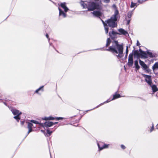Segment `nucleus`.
Segmentation results:
<instances>
[{
  "mask_svg": "<svg viewBox=\"0 0 158 158\" xmlns=\"http://www.w3.org/2000/svg\"><path fill=\"white\" fill-rule=\"evenodd\" d=\"M93 15L95 16L100 17L102 15V13L98 11H94L92 12Z\"/></svg>",
  "mask_w": 158,
  "mask_h": 158,
  "instance_id": "12",
  "label": "nucleus"
},
{
  "mask_svg": "<svg viewBox=\"0 0 158 158\" xmlns=\"http://www.w3.org/2000/svg\"><path fill=\"white\" fill-rule=\"evenodd\" d=\"M139 62L140 65L142 66V68L144 70L148 72L149 71V69L147 65L145 64V63L140 60H139Z\"/></svg>",
  "mask_w": 158,
  "mask_h": 158,
  "instance_id": "8",
  "label": "nucleus"
},
{
  "mask_svg": "<svg viewBox=\"0 0 158 158\" xmlns=\"http://www.w3.org/2000/svg\"><path fill=\"white\" fill-rule=\"evenodd\" d=\"M55 118V119H56L57 120H59L60 119H62L64 118H63L61 117H56Z\"/></svg>",
  "mask_w": 158,
  "mask_h": 158,
  "instance_id": "30",
  "label": "nucleus"
},
{
  "mask_svg": "<svg viewBox=\"0 0 158 158\" xmlns=\"http://www.w3.org/2000/svg\"><path fill=\"white\" fill-rule=\"evenodd\" d=\"M147 54L149 55L150 57H153L154 56L153 55L152 53L151 52H147Z\"/></svg>",
  "mask_w": 158,
  "mask_h": 158,
  "instance_id": "29",
  "label": "nucleus"
},
{
  "mask_svg": "<svg viewBox=\"0 0 158 158\" xmlns=\"http://www.w3.org/2000/svg\"><path fill=\"white\" fill-rule=\"evenodd\" d=\"M60 6L61 8L64 9V12L63 11L60 7H58V9L59 11V16H62L63 18H65L67 16L66 13L69 10V8L66 6L65 2L61 3Z\"/></svg>",
  "mask_w": 158,
  "mask_h": 158,
  "instance_id": "4",
  "label": "nucleus"
},
{
  "mask_svg": "<svg viewBox=\"0 0 158 158\" xmlns=\"http://www.w3.org/2000/svg\"><path fill=\"white\" fill-rule=\"evenodd\" d=\"M152 69L154 71L158 69V62H157L155 63L152 66Z\"/></svg>",
  "mask_w": 158,
  "mask_h": 158,
  "instance_id": "17",
  "label": "nucleus"
},
{
  "mask_svg": "<svg viewBox=\"0 0 158 158\" xmlns=\"http://www.w3.org/2000/svg\"><path fill=\"white\" fill-rule=\"evenodd\" d=\"M19 115H17L14 117V118L16 119L18 122L19 121V120L20 119V118L19 116Z\"/></svg>",
  "mask_w": 158,
  "mask_h": 158,
  "instance_id": "28",
  "label": "nucleus"
},
{
  "mask_svg": "<svg viewBox=\"0 0 158 158\" xmlns=\"http://www.w3.org/2000/svg\"><path fill=\"white\" fill-rule=\"evenodd\" d=\"M121 97L120 95L119 94H116L113 95V98H112V99L111 100H110L109 99H108L109 101H110V102L111 101L114 100L115 99H116L117 98H120Z\"/></svg>",
  "mask_w": 158,
  "mask_h": 158,
  "instance_id": "16",
  "label": "nucleus"
},
{
  "mask_svg": "<svg viewBox=\"0 0 158 158\" xmlns=\"http://www.w3.org/2000/svg\"><path fill=\"white\" fill-rule=\"evenodd\" d=\"M133 54L131 53L128 56V65L129 66H132L133 64Z\"/></svg>",
  "mask_w": 158,
  "mask_h": 158,
  "instance_id": "6",
  "label": "nucleus"
},
{
  "mask_svg": "<svg viewBox=\"0 0 158 158\" xmlns=\"http://www.w3.org/2000/svg\"><path fill=\"white\" fill-rule=\"evenodd\" d=\"M41 131L43 132H44V131L43 130H41Z\"/></svg>",
  "mask_w": 158,
  "mask_h": 158,
  "instance_id": "45",
  "label": "nucleus"
},
{
  "mask_svg": "<svg viewBox=\"0 0 158 158\" xmlns=\"http://www.w3.org/2000/svg\"><path fill=\"white\" fill-rule=\"evenodd\" d=\"M112 45L110 46L106 50L111 52L115 55L118 58L123 56V47L122 44H119L117 41H114L112 42Z\"/></svg>",
  "mask_w": 158,
  "mask_h": 158,
  "instance_id": "1",
  "label": "nucleus"
},
{
  "mask_svg": "<svg viewBox=\"0 0 158 158\" xmlns=\"http://www.w3.org/2000/svg\"><path fill=\"white\" fill-rule=\"evenodd\" d=\"M152 88L153 92H156L158 90V89L155 85H153L152 86Z\"/></svg>",
  "mask_w": 158,
  "mask_h": 158,
  "instance_id": "19",
  "label": "nucleus"
},
{
  "mask_svg": "<svg viewBox=\"0 0 158 158\" xmlns=\"http://www.w3.org/2000/svg\"><path fill=\"white\" fill-rule=\"evenodd\" d=\"M121 148L123 149H124L125 148V146H124L123 145V144H121Z\"/></svg>",
  "mask_w": 158,
  "mask_h": 158,
  "instance_id": "36",
  "label": "nucleus"
},
{
  "mask_svg": "<svg viewBox=\"0 0 158 158\" xmlns=\"http://www.w3.org/2000/svg\"><path fill=\"white\" fill-rule=\"evenodd\" d=\"M44 87V86L43 85L40 87L39 88L36 90L35 93L38 94V92L40 90H41L43 92L44 91V89H43Z\"/></svg>",
  "mask_w": 158,
  "mask_h": 158,
  "instance_id": "20",
  "label": "nucleus"
},
{
  "mask_svg": "<svg viewBox=\"0 0 158 158\" xmlns=\"http://www.w3.org/2000/svg\"><path fill=\"white\" fill-rule=\"evenodd\" d=\"M130 20H129L127 21V24H129L130 23Z\"/></svg>",
  "mask_w": 158,
  "mask_h": 158,
  "instance_id": "39",
  "label": "nucleus"
},
{
  "mask_svg": "<svg viewBox=\"0 0 158 158\" xmlns=\"http://www.w3.org/2000/svg\"><path fill=\"white\" fill-rule=\"evenodd\" d=\"M118 30L119 32L118 33V35H126L127 34H128L127 32L124 29L122 28L118 29Z\"/></svg>",
  "mask_w": 158,
  "mask_h": 158,
  "instance_id": "10",
  "label": "nucleus"
},
{
  "mask_svg": "<svg viewBox=\"0 0 158 158\" xmlns=\"http://www.w3.org/2000/svg\"><path fill=\"white\" fill-rule=\"evenodd\" d=\"M46 37H47V38L48 39V40H49V38H48V35L47 34H46Z\"/></svg>",
  "mask_w": 158,
  "mask_h": 158,
  "instance_id": "40",
  "label": "nucleus"
},
{
  "mask_svg": "<svg viewBox=\"0 0 158 158\" xmlns=\"http://www.w3.org/2000/svg\"><path fill=\"white\" fill-rule=\"evenodd\" d=\"M27 123V128L28 129V134L32 131V127L33 126V124L30 122H28Z\"/></svg>",
  "mask_w": 158,
  "mask_h": 158,
  "instance_id": "14",
  "label": "nucleus"
},
{
  "mask_svg": "<svg viewBox=\"0 0 158 158\" xmlns=\"http://www.w3.org/2000/svg\"><path fill=\"white\" fill-rule=\"evenodd\" d=\"M113 6L114 8H115L116 7V6L115 5H113Z\"/></svg>",
  "mask_w": 158,
  "mask_h": 158,
  "instance_id": "44",
  "label": "nucleus"
},
{
  "mask_svg": "<svg viewBox=\"0 0 158 158\" xmlns=\"http://www.w3.org/2000/svg\"><path fill=\"white\" fill-rule=\"evenodd\" d=\"M42 119L44 120H53L55 119V118L52 116H49V117H45L42 118Z\"/></svg>",
  "mask_w": 158,
  "mask_h": 158,
  "instance_id": "15",
  "label": "nucleus"
},
{
  "mask_svg": "<svg viewBox=\"0 0 158 158\" xmlns=\"http://www.w3.org/2000/svg\"><path fill=\"white\" fill-rule=\"evenodd\" d=\"M58 123L57 122H55L54 123H53V125L56 124Z\"/></svg>",
  "mask_w": 158,
  "mask_h": 158,
  "instance_id": "43",
  "label": "nucleus"
},
{
  "mask_svg": "<svg viewBox=\"0 0 158 158\" xmlns=\"http://www.w3.org/2000/svg\"><path fill=\"white\" fill-rule=\"evenodd\" d=\"M127 54H126L125 56V58H127Z\"/></svg>",
  "mask_w": 158,
  "mask_h": 158,
  "instance_id": "42",
  "label": "nucleus"
},
{
  "mask_svg": "<svg viewBox=\"0 0 158 158\" xmlns=\"http://www.w3.org/2000/svg\"><path fill=\"white\" fill-rule=\"evenodd\" d=\"M133 14V11H129L127 14V17L129 18H130Z\"/></svg>",
  "mask_w": 158,
  "mask_h": 158,
  "instance_id": "25",
  "label": "nucleus"
},
{
  "mask_svg": "<svg viewBox=\"0 0 158 158\" xmlns=\"http://www.w3.org/2000/svg\"><path fill=\"white\" fill-rule=\"evenodd\" d=\"M104 1V2L106 3H108L110 2V0H103Z\"/></svg>",
  "mask_w": 158,
  "mask_h": 158,
  "instance_id": "35",
  "label": "nucleus"
},
{
  "mask_svg": "<svg viewBox=\"0 0 158 158\" xmlns=\"http://www.w3.org/2000/svg\"><path fill=\"white\" fill-rule=\"evenodd\" d=\"M24 123V121H21V124L22 125H23Z\"/></svg>",
  "mask_w": 158,
  "mask_h": 158,
  "instance_id": "37",
  "label": "nucleus"
},
{
  "mask_svg": "<svg viewBox=\"0 0 158 158\" xmlns=\"http://www.w3.org/2000/svg\"><path fill=\"white\" fill-rule=\"evenodd\" d=\"M1 99V97H0V99Z\"/></svg>",
  "mask_w": 158,
  "mask_h": 158,
  "instance_id": "47",
  "label": "nucleus"
},
{
  "mask_svg": "<svg viewBox=\"0 0 158 158\" xmlns=\"http://www.w3.org/2000/svg\"><path fill=\"white\" fill-rule=\"evenodd\" d=\"M128 52V47L127 46L126 47V54H127Z\"/></svg>",
  "mask_w": 158,
  "mask_h": 158,
  "instance_id": "34",
  "label": "nucleus"
},
{
  "mask_svg": "<svg viewBox=\"0 0 158 158\" xmlns=\"http://www.w3.org/2000/svg\"><path fill=\"white\" fill-rule=\"evenodd\" d=\"M118 34V33L115 31L113 29L111 32H110L109 33V36L111 39H114L117 38V35Z\"/></svg>",
  "mask_w": 158,
  "mask_h": 158,
  "instance_id": "7",
  "label": "nucleus"
},
{
  "mask_svg": "<svg viewBox=\"0 0 158 158\" xmlns=\"http://www.w3.org/2000/svg\"><path fill=\"white\" fill-rule=\"evenodd\" d=\"M135 6L136 7H137V5L136 3H135L133 2H132L131 3V8H133Z\"/></svg>",
  "mask_w": 158,
  "mask_h": 158,
  "instance_id": "26",
  "label": "nucleus"
},
{
  "mask_svg": "<svg viewBox=\"0 0 158 158\" xmlns=\"http://www.w3.org/2000/svg\"><path fill=\"white\" fill-rule=\"evenodd\" d=\"M102 143H98V145L99 148V150H101L103 149L107 148H108L109 144H103V145Z\"/></svg>",
  "mask_w": 158,
  "mask_h": 158,
  "instance_id": "9",
  "label": "nucleus"
},
{
  "mask_svg": "<svg viewBox=\"0 0 158 158\" xmlns=\"http://www.w3.org/2000/svg\"><path fill=\"white\" fill-rule=\"evenodd\" d=\"M11 110L13 114L15 115H19L22 113L21 112H20L19 110L16 109H12Z\"/></svg>",
  "mask_w": 158,
  "mask_h": 158,
  "instance_id": "11",
  "label": "nucleus"
},
{
  "mask_svg": "<svg viewBox=\"0 0 158 158\" xmlns=\"http://www.w3.org/2000/svg\"><path fill=\"white\" fill-rule=\"evenodd\" d=\"M80 3L84 8H87L88 11H94L95 10H101L102 6L98 3L92 1H81Z\"/></svg>",
  "mask_w": 158,
  "mask_h": 158,
  "instance_id": "3",
  "label": "nucleus"
},
{
  "mask_svg": "<svg viewBox=\"0 0 158 158\" xmlns=\"http://www.w3.org/2000/svg\"><path fill=\"white\" fill-rule=\"evenodd\" d=\"M47 133L49 135H50L52 133V131H50L48 129H47Z\"/></svg>",
  "mask_w": 158,
  "mask_h": 158,
  "instance_id": "31",
  "label": "nucleus"
},
{
  "mask_svg": "<svg viewBox=\"0 0 158 158\" xmlns=\"http://www.w3.org/2000/svg\"><path fill=\"white\" fill-rule=\"evenodd\" d=\"M30 122L33 123H35L36 124H41V125L42 124V123H40L38 121H35V120H31L30 121Z\"/></svg>",
  "mask_w": 158,
  "mask_h": 158,
  "instance_id": "27",
  "label": "nucleus"
},
{
  "mask_svg": "<svg viewBox=\"0 0 158 158\" xmlns=\"http://www.w3.org/2000/svg\"><path fill=\"white\" fill-rule=\"evenodd\" d=\"M135 68L137 70H138L139 69L140 67L138 64V61L137 60H136L135 61Z\"/></svg>",
  "mask_w": 158,
  "mask_h": 158,
  "instance_id": "21",
  "label": "nucleus"
},
{
  "mask_svg": "<svg viewBox=\"0 0 158 158\" xmlns=\"http://www.w3.org/2000/svg\"><path fill=\"white\" fill-rule=\"evenodd\" d=\"M154 125H153V124H152V126L151 128V129H150V132H152L153 130H154Z\"/></svg>",
  "mask_w": 158,
  "mask_h": 158,
  "instance_id": "32",
  "label": "nucleus"
},
{
  "mask_svg": "<svg viewBox=\"0 0 158 158\" xmlns=\"http://www.w3.org/2000/svg\"><path fill=\"white\" fill-rule=\"evenodd\" d=\"M143 77L145 78V81L150 85H151L152 83V77L150 75H148L146 74L143 75Z\"/></svg>",
  "mask_w": 158,
  "mask_h": 158,
  "instance_id": "5",
  "label": "nucleus"
},
{
  "mask_svg": "<svg viewBox=\"0 0 158 158\" xmlns=\"http://www.w3.org/2000/svg\"><path fill=\"white\" fill-rule=\"evenodd\" d=\"M110 102V101H109V100H107V101H106L104 102L101 103L98 106H97L96 107H95L93 109V110H94V109H95L96 108H98V107H99V106H100L103 105V104H105V103H108V102Z\"/></svg>",
  "mask_w": 158,
  "mask_h": 158,
  "instance_id": "23",
  "label": "nucleus"
},
{
  "mask_svg": "<svg viewBox=\"0 0 158 158\" xmlns=\"http://www.w3.org/2000/svg\"><path fill=\"white\" fill-rule=\"evenodd\" d=\"M146 1V0H145V1H140V0H138V2L139 3H143V2H145Z\"/></svg>",
  "mask_w": 158,
  "mask_h": 158,
  "instance_id": "33",
  "label": "nucleus"
},
{
  "mask_svg": "<svg viewBox=\"0 0 158 158\" xmlns=\"http://www.w3.org/2000/svg\"><path fill=\"white\" fill-rule=\"evenodd\" d=\"M119 12L118 10L116 9L114 14L112 15L110 19H108L104 22L103 20H102L104 27L106 33L107 34L108 31V24L109 27L114 28L117 26V24L116 23V21L119 18V16L118 15Z\"/></svg>",
  "mask_w": 158,
  "mask_h": 158,
  "instance_id": "2",
  "label": "nucleus"
},
{
  "mask_svg": "<svg viewBox=\"0 0 158 158\" xmlns=\"http://www.w3.org/2000/svg\"><path fill=\"white\" fill-rule=\"evenodd\" d=\"M140 55L143 57L145 58H147L148 57L147 54L144 52L141 51L140 52Z\"/></svg>",
  "mask_w": 158,
  "mask_h": 158,
  "instance_id": "18",
  "label": "nucleus"
},
{
  "mask_svg": "<svg viewBox=\"0 0 158 158\" xmlns=\"http://www.w3.org/2000/svg\"><path fill=\"white\" fill-rule=\"evenodd\" d=\"M43 127H51L53 125V123L52 122H46L44 123V124L43 125Z\"/></svg>",
  "mask_w": 158,
  "mask_h": 158,
  "instance_id": "13",
  "label": "nucleus"
},
{
  "mask_svg": "<svg viewBox=\"0 0 158 158\" xmlns=\"http://www.w3.org/2000/svg\"><path fill=\"white\" fill-rule=\"evenodd\" d=\"M134 55H136V54H138V52H136V51H135V52H134Z\"/></svg>",
  "mask_w": 158,
  "mask_h": 158,
  "instance_id": "41",
  "label": "nucleus"
},
{
  "mask_svg": "<svg viewBox=\"0 0 158 158\" xmlns=\"http://www.w3.org/2000/svg\"><path fill=\"white\" fill-rule=\"evenodd\" d=\"M111 40L109 38L107 39L106 41V47H107L111 43Z\"/></svg>",
  "mask_w": 158,
  "mask_h": 158,
  "instance_id": "24",
  "label": "nucleus"
},
{
  "mask_svg": "<svg viewBox=\"0 0 158 158\" xmlns=\"http://www.w3.org/2000/svg\"><path fill=\"white\" fill-rule=\"evenodd\" d=\"M110 102V101H109V100H107V101H106L104 102L101 103L98 106H97L96 107H95L93 109V110H94V109H95L96 108H98V107H99V106H100L103 105V104H105V103H108V102Z\"/></svg>",
  "mask_w": 158,
  "mask_h": 158,
  "instance_id": "22",
  "label": "nucleus"
},
{
  "mask_svg": "<svg viewBox=\"0 0 158 158\" xmlns=\"http://www.w3.org/2000/svg\"><path fill=\"white\" fill-rule=\"evenodd\" d=\"M4 104L5 105H6V104L5 103H4Z\"/></svg>",
  "mask_w": 158,
  "mask_h": 158,
  "instance_id": "46",
  "label": "nucleus"
},
{
  "mask_svg": "<svg viewBox=\"0 0 158 158\" xmlns=\"http://www.w3.org/2000/svg\"><path fill=\"white\" fill-rule=\"evenodd\" d=\"M140 44L138 40L137 41V45L138 46H139Z\"/></svg>",
  "mask_w": 158,
  "mask_h": 158,
  "instance_id": "38",
  "label": "nucleus"
}]
</instances>
